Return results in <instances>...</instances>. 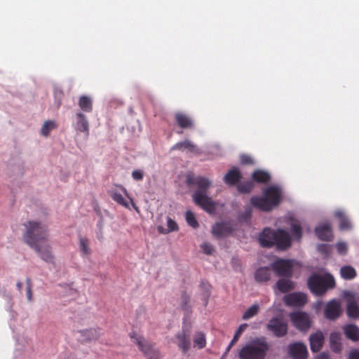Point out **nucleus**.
<instances>
[{
  "label": "nucleus",
  "mask_w": 359,
  "mask_h": 359,
  "mask_svg": "<svg viewBox=\"0 0 359 359\" xmlns=\"http://www.w3.org/2000/svg\"><path fill=\"white\" fill-rule=\"evenodd\" d=\"M254 186V182L249 180L238 184L237 189L240 193L248 194L252 190Z\"/></svg>",
  "instance_id": "34"
},
{
  "label": "nucleus",
  "mask_w": 359,
  "mask_h": 359,
  "mask_svg": "<svg viewBox=\"0 0 359 359\" xmlns=\"http://www.w3.org/2000/svg\"><path fill=\"white\" fill-rule=\"evenodd\" d=\"M186 182L189 186L195 185L198 188L192 195L196 205L200 206L206 212H211L214 211L215 208V203L208 197L207 194L210 186V182L205 177L194 176L192 174L187 175Z\"/></svg>",
  "instance_id": "2"
},
{
  "label": "nucleus",
  "mask_w": 359,
  "mask_h": 359,
  "mask_svg": "<svg viewBox=\"0 0 359 359\" xmlns=\"http://www.w3.org/2000/svg\"><path fill=\"white\" fill-rule=\"evenodd\" d=\"M291 233L294 239L300 241L302 237V227L298 221H293L291 224Z\"/></svg>",
  "instance_id": "33"
},
{
  "label": "nucleus",
  "mask_w": 359,
  "mask_h": 359,
  "mask_svg": "<svg viewBox=\"0 0 359 359\" xmlns=\"http://www.w3.org/2000/svg\"><path fill=\"white\" fill-rule=\"evenodd\" d=\"M130 336L147 359H159L160 353L153 344L145 340L142 336H138L135 332H132Z\"/></svg>",
  "instance_id": "6"
},
{
  "label": "nucleus",
  "mask_w": 359,
  "mask_h": 359,
  "mask_svg": "<svg viewBox=\"0 0 359 359\" xmlns=\"http://www.w3.org/2000/svg\"><path fill=\"white\" fill-rule=\"evenodd\" d=\"M161 229H162V227H158V231L160 232H161Z\"/></svg>",
  "instance_id": "52"
},
{
  "label": "nucleus",
  "mask_w": 359,
  "mask_h": 359,
  "mask_svg": "<svg viewBox=\"0 0 359 359\" xmlns=\"http://www.w3.org/2000/svg\"><path fill=\"white\" fill-rule=\"evenodd\" d=\"M315 359H330L329 355L325 353H320Z\"/></svg>",
  "instance_id": "50"
},
{
  "label": "nucleus",
  "mask_w": 359,
  "mask_h": 359,
  "mask_svg": "<svg viewBox=\"0 0 359 359\" xmlns=\"http://www.w3.org/2000/svg\"><path fill=\"white\" fill-rule=\"evenodd\" d=\"M82 334L86 337L87 340H96L100 336V329H90L82 331Z\"/></svg>",
  "instance_id": "35"
},
{
  "label": "nucleus",
  "mask_w": 359,
  "mask_h": 359,
  "mask_svg": "<svg viewBox=\"0 0 359 359\" xmlns=\"http://www.w3.org/2000/svg\"><path fill=\"white\" fill-rule=\"evenodd\" d=\"M331 349L335 353L341 351L340 334L338 332H332L330 337Z\"/></svg>",
  "instance_id": "30"
},
{
  "label": "nucleus",
  "mask_w": 359,
  "mask_h": 359,
  "mask_svg": "<svg viewBox=\"0 0 359 359\" xmlns=\"http://www.w3.org/2000/svg\"><path fill=\"white\" fill-rule=\"evenodd\" d=\"M182 298L183 299L184 303L182 304V307L184 310H187L186 304H187L189 297L186 294V293H183L182 295Z\"/></svg>",
  "instance_id": "49"
},
{
  "label": "nucleus",
  "mask_w": 359,
  "mask_h": 359,
  "mask_svg": "<svg viewBox=\"0 0 359 359\" xmlns=\"http://www.w3.org/2000/svg\"><path fill=\"white\" fill-rule=\"evenodd\" d=\"M232 231V228L226 223H217L212 229V233L217 237L226 236Z\"/></svg>",
  "instance_id": "22"
},
{
  "label": "nucleus",
  "mask_w": 359,
  "mask_h": 359,
  "mask_svg": "<svg viewBox=\"0 0 359 359\" xmlns=\"http://www.w3.org/2000/svg\"><path fill=\"white\" fill-rule=\"evenodd\" d=\"M276 231L269 228L263 230L259 236V240L262 247L271 248L274 245Z\"/></svg>",
  "instance_id": "16"
},
{
  "label": "nucleus",
  "mask_w": 359,
  "mask_h": 359,
  "mask_svg": "<svg viewBox=\"0 0 359 359\" xmlns=\"http://www.w3.org/2000/svg\"><path fill=\"white\" fill-rule=\"evenodd\" d=\"M290 317L294 326L299 330L306 331L311 327L309 316L305 312H293L290 313Z\"/></svg>",
  "instance_id": "9"
},
{
  "label": "nucleus",
  "mask_w": 359,
  "mask_h": 359,
  "mask_svg": "<svg viewBox=\"0 0 359 359\" xmlns=\"http://www.w3.org/2000/svg\"><path fill=\"white\" fill-rule=\"evenodd\" d=\"M335 216L338 218L339 222V228L341 230H349L351 229V224L349 219L347 218L344 212L342 211H337Z\"/></svg>",
  "instance_id": "28"
},
{
  "label": "nucleus",
  "mask_w": 359,
  "mask_h": 359,
  "mask_svg": "<svg viewBox=\"0 0 359 359\" xmlns=\"http://www.w3.org/2000/svg\"><path fill=\"white\" fill-rule=\"evenodd\" d=\"M259 311V306L256 304L250 306L243 315V319L248 320L252 318L257 314Z\"/></svg>",
  "instance_id": "39"
},
{
  "label": "nucleus",
  "mask_w": 359,
  "mask_h": 359,
  "mask_svg": "<svg viewBox=\"0 0 359 359\" xmlns=\"http://www.w3.org/2000/svg\"><path fill=\"white\" fill-rule=\"evenodd\" d=\"M242 175L239 170L233 167L224 176V182L229 185L236 184L241 179Z\"/></svg>",
  "instance_id": "21"
},
{
  "label": "nucleus",
  "mask_w": 359,
  "mask_h": 359,
  "mask_svg": "<svg viewBox=\"0 0 359 359\" xmlns=\"http://www.w3.org/2000/svg\"><path fill=\"white\" fill-rule=\"evenodd\" d=\"M201 248L203 252L208 255H212L214 252V248L210 243L208 242H204L203 243H202L201 245Z\"/></svg>",
  "instance_id": "42"
},
{
  "label": "nucleus",
  "mask_w": 359,
  "mask_h": 359,
  "mask_svg": "<svg viewBox=\"0 0 359 359\" xmlns=\"http://www.w3.org/2000/svg\"><path fill=\"white\" fill-rule=\"evenodd\" d=\"M79 106L85 112H91L93 110V102L90 97L82 95L79 100Z\"/></svg>",
  "instance_id": "29"
},
{
  "label": "nucleus",
  "mask_w": 359,
  "mask_h": 359,
  "mask_svg": "<svg viewBox=\"0 0 359 359\" xmlns=\"http://www.w3.org/2000/svg\"><path fill=\"white\" fill-rule=\"evenodd\" d=\"M101 238H102L101 235H99L98 239H101Z\"/></svg>",
  "instance_id": "53"
},
{
  "label": "nucleus",
  "mask_w": 359,
  "mask_h": 359,
  "mask_svg": "<svg viewBox=\"0 0 359 359\" xmlns=\"http://www.w3.org/2000/svg\"><path fill=\"white\" fill-rule=\"evenodd\" d=\"M294 261L278 259L271 264V269L278 276L290 278L293 273Z\"/></svg>",
  "instance_id": "7"
},
{
  "label": "nucleus",
  "mask_w": 359,
  "mask_h": 359,
  "mask_svg": "<svg viewBox=\"0 0 359 359\" xmlns=\"http://www.w3.org/2000/svg\"><path fill=\"white\" fill-rule=\"evenodd\" d=\"M344 333L347 338L353 341L359 340V328L355 325H348L344 327Z\"/></svg>",
  "instance_id": "26"
},
{
  "label": "nucleus",
  "mask_w": 359,
  "mask_h": 359,
  "mask_svg": "<svg viewBox=\"0 0 359 359\" xmlns=\"http://www.w3.org/2000/svg\"><path fill=\"white\" fill-rule=\"evenodd\" d=\"M337 252L341 255L346 254L347 251V246L346 244L343 242H339L337 244Z\"/></svg>",
  "instance_id": "44"
},
{
  "label": "nucleus",
  "mask_w": 359,
  "mask_h": 359,
  "mask_svg": "<svg viewBox=\"0 0 359 359\" xmlns=\"http://www.w3.org/2000/svg\"><path fill=\"white\" fill-rule=\"evenodd\" d=\"M288 278H287V279H279L276 283V287L280 292L283 293H286L292 290L294 288V282H292Z\"/></svg>",
  "instance_id": "25"
},
{
  "label": "nucleus",
  "mask_w": 359,
  "mask_h": 359,
  "mask_svg": "<svg viewBox=\"0 0 359 359\" xmlns=\"http://www.w3.org/2000/svg\"><path fill=\"white\" fill-rule=\"evenodd\" d=\"M269 345L265 338H257L244 346L239 351L240 359H265Z\"/></svg>",
  "instance_id": "3"
},
{
  "label": "nucleus",
  "mask_w": 359,
  "mask_h": 359,
  "mask_svg": "<svg viewBox=\"0 0 359 359\" xmlns=\"http://www.w3.org/2000/svg\"><path fill=\"white\" fill-rule=\"evenodd\" d=\"M283 301L285 305L288 306L301 307L307 302V297L302 292H293L286 294Z\"/></svg>",
  "instance_id": "11"
},
{
  "label": "nucleus",
  "mask_w": 359,
  "mask_h": 359,
  "mask_svg": "<svg viewBox=\"0 0 359 359\" xmlns=\"http://www.w3.org/2000/svg\"><path fill=\"white\" fill-rule=\"evenodd\" d=\"M76 130L86 133V135L89 133V123L86 119V116L81 112H79L76 114Z\"/></svg>",
  "instance_id": "24"
},
{
  "label": "nucleus",
  "mask_w": 359,
  "mask_h": 359,
  "mask_svg": "<svg viewBox=\"0 0 359 359\" xmlns=\"http://www.w3.org/2000/svg\"><path fill=\"white\" fill-rule=\"evenodd\" d=\"M167 226H168L167 232L175 231L178 230V226H177V223L170 217L168 218Z\"/></svg>",
  "instance_id": "43"
},
{
  "label": "nucleus",
  "mask_w": 359,
  "mask_h": 359,
  "mask_svg": "<svg viewBox=\"0 0 359 359\" xmlns=\"http://www.w3.org/2000/svg\"><path fill=\"white\" fill-rule=\"evenodd\" d=\"M241 162L244 164H251L252 163V158L248 156H246V155H243L241 156Z\"/></svg>",
  "instance_id": "48"
},
{
  "label": "nucleus",
  "mask_w": 359,
  "mask_h": 359,
  "mask_svg": "<svg viewBox=\"0 0 359 359\" xmlns=\"http://www.w3.org/2000/svg\"><path fill=\"white\" fill-rule=\"evenodd\" d=\"M289 353L294 359H306L308 355L307 348L302 343H294L290 345Z\"/></svg>",
  "instance_id": "14"
},
{
  "label": "nucleus",
  "mask_w": 359,
  "mask_h": 359,
  "mask_svg": "<svg viewBox=\"0 0 359 359\" xmlns=\"http://www.w3.org/2000/svg\"><path fill=\"white\" fill-rule=\"evenodd\" d=\"M16 285H17L18 289L20 291L22 287V283L18 282Z\"/></svg>",
  "instance_id": "51"
},
{
  "label": "nucleus",
  "mask_w": 359,
  "mask_h": 359,
  "mask_svg": "<svg viewBox=\"0 0 359 359\" xmlns=\"http://www.w3.org/2000/svg\"><path fill=\"white\" fill-rule=\"evenodd\" d=\"M348 359H359V351L353 350L349 353Z\"/></svg>",
  "instance_id": "47"
},
{
  "label": "nucleus",
  "mask_w": 359,
  "mask_h": 359,
  "mask_svg": "<svg viewBox=\"0 0 359 359\" xmlns=\"http://www.w3.org/2000/svg\"><path fill=\"white\" fill-rule=\"evenodd\" d=\"M171 150H187L191 153L196 154H199L201 152V150L192 142L188 140L177 142L171 148Z\"/></svg>",
  "instance_id": "19"
},
{
  "label": "nucleus",
  "mask_w": 359,
  "mask_h": 359,
  "mask_svg": "<svg viewBox=\"0 0 359 359\" xmlns=\"http://www.w3.org/2000/svg\"><path fill=\"white\" fill-rule=\"evenodd\" d=\"M341 313V304L337 299H332L327 302L325 308V317L334 320L338 318Z\"/></svg>",
  "instance_id": "13"
},
{
  "label": "nucleus",
  "mask_w": 359,
  "mask_h": 359,
  "mask_svg": "<svg viewBox=\"0 0 359 359\" xmlns=\"http://www.w3.org/2000/svg\"><path fill=\"white\" fill-rule=\"evenodd\" d=\"M89 240L86 237L79 238V248L82 254L85 256L90 254V249L89 248Z\"/></svg>",
  "instance_id": "36"
},
{
  "label": "nucleus",
  "mask_w": 359,
  "mask_h": 359,
  "mask_svg": "<svg viewBox=\"0 0 359 359\" xmlns=\"http://www.w3.org/2000/svg\"><path fill=\"white\" fill-rule=\"evenodd\" d=\"M274 245L279 250H286L291 245V238L288 232L283 229L276 231Z\"/></svg>",
  "instance_id": "12"
},
{
  "label": "nucleus",
  "mask_w": 359,
  "mask_h": 359,
  "mask_svg": "<svg viewBox=\"0 0 359 359\" xmlns=\"http://www.w3.org/2000/svg\"><path fill=\"white\" fill-rule=\"evenodd\" d=\"M271 269L270 267H260L255 273V279L258 283H264L270 280Z\"/></svg>",
  "instance_id": "23"
},
{
  "label": "nucleus",
  "mask_w": 359,
  "mask_h": 359,
  "mask_svg": "<svg viewBox=\"0 0 359 359\" xmlns=\"http://www.w3.org/2000/svg\"><path fill=\"white\" fill-rule=\"evenodd\" d=\"M56 128V124L53 121H46L43 125L41 129V133L42 135L47 137L50 132Z\"/></svg>",
  "instance_id": "37"
},
{
  "label": "nucleus",
  "mask_w": 359,
  "mask_h": 359,
  "mask_svg": "<svg viewBox=\"0 0 359 359\" xmlns=\"http://www.w3.org/2000/svg\"><path fill=\"white\" fill-rule=\"evenodd\" d=\"M27 283V297L29 301H32V284L29 278L26 279Z\"/></svg>",
  "instance_id": "45"
},
{
  "label": "nucleus",
  "mask_w": 359,
  "mask_h": 359,
  "mask_svg": "<svg viewBox=\"0 0 359 359\" xmlns=\"http://www.w3.org/2000/svg\"><path fill=\"white\" fill-rule=\"evenodd\" d=\"M252 178L257 183H267L270 180L271 176L266 171L257 170L252 173Z\"/></svg>",
  "instance_id": "27"
},
{
  "label": "nucleus",
  "mask_w": 359,
  "mask_h": 359,
  "mask_svg": "<svg viewBox=\"0 0 359 359\" xmlns=\"http://www.w3.org/2000/svg\"><path fill=\"white\" fill-rule=\"evenodd\" d=\"M24 231L22 234L23 242L33 249L48 263H53L54 256L49 244L45 243L48 239V226L41 222L29 220L23 224Z\"/></svg>",
  "instance_id": "1"
},
{
  "label": "nucleus",
  "mask_w": 359,
  "mask_h": 359,
  "mask_svg": "<svg viewBox=\"0 0 359 359\" xmlns=\"http://www.w3.org/2000/svg\"><path fill=\"white\" fill-rule=\"evenodd\" d=\"M132 177L135 180H142L143 179V172L140 170H134L132 172Z\"/></svg>",
  "instance_id": "46"
},
{
  "label": "nucleus",
  "mask_w": 359,
  "mask_h": 359,
  "mask_svg": "<svg viewBox=\"0 0 359 359\" xmlns=\"http://www.w3.org/2000/svg\"><path fill=\"white\" fill-rule=\"evenodd\" d=\"M264 195L263 197L253 196L250 200L252 205L260 210L270 211L280 202L281 193L277 187L267 188Z\"/></svg>",
  "instance_id": "4"
},
{
  "label": "nucleus",
  "mask_w": 359,
  "mask_h": 359,
  "mask_svg": "<svg viewBox=\"0 0 359 359\" xmlns=\"http://www.w3.org/2000/svg\"><path fill=\"white\" fill-rule=\"evenodd\" d=\"M186 221L189 225L193 228H197L198 226V223L196 219L195 215L191 211H187L186 212Z\"/></svg>",
  "instance_id": "41"
},
{
  "label": "nucleus",
  "mask_w": 359,
  "mask_h": 359,
  "mask_svg": "<svg viewBox=\"0 0 359 359\" xmlns=\"http://www.w3.org/2000/svg\"><path fill=\"white\" fill-rule=\"evenodd\" d=\"M324 335L321 331H317L312 334L309 337L311 350L314 352H318L324 343Z\"/></svg>",
  "instance_id": "18"
},
{
  "label": "nucleus",
  "mask_w": 359,
  "mask_h": 359,
  "mask_svg": "<svg viewBox=\"0 0 359 359\" xmlns=\"http://www.w3.org/2000/svg\"><path fill=\"white\" fill-rule=\"evenodd\" d=\"M316 236L322 241H330L332 240L333 235L330 223H324L318 226L315 229Z\"/></svg>",
  "instance_id": "17"
},
{
  "label": "nucleus",
  "mask_w": 359,
  "mask_h": 359,
  "mask_svg": "<svg viewBox=\"0 0 359 359\" xmlns=\"http://www.w3.org/2000/svg\"><path fill=\"white\" fill-rule=\"evenodd\" d=\"M334 280L332 276H320L318 274H313L308 280V285L311 291L317 294L321 295L324 294L328 289L334 287Z\"/></svg>",
  "instance_id": "5"
},
{
  "label": "nucleus",
  "mask_w": 359,
  "mask_h": 359,
  "mask_svg": "<svg viewBox=\"0 0 359 359\" xmlns=\"http://www.w3.org/2000/svg\"><path fill=\"white\" fill-rule=\"evenodd\" d=\"M101 238H102L101 235H99L98 239H101Z\"/></svg>",
  "instance_id": "54"
},
{
  "label": "nucleus",
  "mask_w": 359,
  "mask_h": 359,
  "mask_svg": "<svg viewBox=\"0 0 359 359\" xmlns=\"http://www.w3.org/2000/svg\"><path fill=\"white\" fill-rule=\"evenodd\" d=\"M266 327L277 337H283L287 332V324L281 317L271 318Z\"/></svg>",
  "instance_id": "8"
},
{
  "label": "nucleus",
  "mask_w": 359,
  "mask_h": 359,
  "mask_svg": "<svg viewBox=\"0 0 359 359\" xmlns=\"http://www.w3.org/2000/svg\"><path fill=\"white\" fill-rule=\"evenodd\" d=\"M206 346V339L204 333L199 332L196 333L194 338V346L201 349Z\"/></svg>",
  "instance_id": "32"
},
{
  "label": "nucleus",
  "mask_w": 359,
  "mask_h": 359,
  "mask_svg": "<svg viewBox=\"0 0 359 359\" xmlns=\"http://www.w3.org/2000/svg\"><path fill=\"white\" fill-rule=\"evenodd\" d=\"M341 276L345 280L353 279L357 273L355 269L351 266H345L340 269Z\"/></svg>",
  "instance_id": "31"
},
{
  "label": "nucleus",
  "mask_w": 359,
  "mask_h": 359,
  "mask_svg": "<svg viewBox=\"0 0 359 359\" xmlns=\"http://www.w3.org/2000/svg\"><path fill=\"white\" fill-rule=\"evenodd\" d=\"M248 327V325L246 323L241 325L238 330H236L233 339L230 342V344L228 347V349H229L240 338L241 335L243 332V331L245 330V328Z\"/></svg>",
  "instance_id": "40"
},
{
  "label": "nucleus",
  "mask_w": 359,
  "mask_h": 359,
  "mask_svg": "<svg viewBox=\"0 0 359 359\" xmlns=\"http://www.w3.org/2000/svg\"><path fill=\"white\" fill-rule=\"evenodd\" d=\"M174 342L177 345L179 349L183 354H187L191 348L190 334L188 331L183 329L175 336Z\"/></svg>",
  "instance_id": "10"
},
{
  "label": "nucleus",
  "mask_w": 359,
  "mask_h": 359,
  "mask_svg": "<svg viewBox=\"0 0 359 359\" xmlns=\"http://www.w3.org/2000/svg\"><path fill=\"white\" fill-rule=\"evenodd\" d=\"M175 120L182 129H192L194 128V121L188 114L178 111L175 114Z\"/></svg>",
  "instance_id": "15"
},
{
  "label": "nucleus",
  "mask_w": 359,
  "mask_h": 359,
  "mask_svg": "<svg viewBox=\"0 0 359 359\" xmlns=\"http://www.w3.org/2000/svg\"><path fill=\"white\" fill-rule=\"evenodd\" d=\"M346 313L350 318L356 319L359 317V306L352 295L347 297Z\"/></svg>",
  "instance_id": "20"
},
{
  "label": "nucleus",
  "mask_w": 359,
  "mask_h": 359,
  "mask_svg": "<svg viewBox=\"0 0 359 359\" xmlns=\"http://www.w3.org/2000/svg\"><path fill=\"white\" fill-rule=\"evenodd\" d=\"M112 199L116 201L118 204L128 208V204L126 202V199L123 198L122 194L118 191H112L110 194Z\"/></svg>",
  "instance_id": "38"
}]
</instances>
